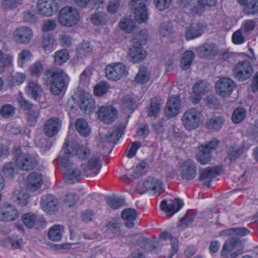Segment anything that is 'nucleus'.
<instances>
[{
	"instance_id": "15",
	"label": "nucleus",
	"mask_w": 258,
	"mask_h": 258,
	"mask_svg": "<svg viewBox=\"0 0 258 258\" xmlns=\"http://www.w3.org/2000/svg\"><path fill=\"white\" fill-rule=\"evenodd\" d=\"M183 205L182 200L179 198L171 200L169 203L167 202V200H163L161 202L160 209L167 216L170 217L179 211Z\"/></svg>"
},
{
	"instance_id": "60",
	"label": "nucleus",
	"mask_w": 258,
	"mask_h": 258,
	"mask_svg": "<svg viewBox=\"0 0 258 258\" xmlns=\"http://www.w3.org/2000/svg\"><path fill=\"white\" fill-rule=\"evenodd\" d=\"M147 33L146 30H143L137 34L133 39V44L142 45L147 42Z\"/></svg>"
},
{
	"instance_id": "57",
	"label": "nucleus",
	"mask_w": 258,
	"mask_h": 258,
	"mask_svg": "<svg viewBox=\"0 0 258 258\" xmlns=\"http://www.w3.org/2000/svg\"><path fill=\"white\" fill-rule=\"evenodd\" d=\"M107 21V15L104 13H95L91 17V22L96 25H105Z\"/></svg>"
},
{
	"instance_id": "62",
	"label": "nucleus",
	"mask_w": 258,
	"mask_h": 258,
	"mask_svg": "<svg viewBox=\"0 0 258 258\" xmlns=\"http://www.w3.org/2000/svg\"><path fill=\"white\" fill-rule=\"evenodd\" d=\"M78 54L81 57L86 56L92 51V48L90 44L87 42H83L81 46L77 50Z\"/></svg>"
},
{
	"instance_id": "27",
	"label": "nucleus",
	"mask_w": 258,
	"mask_h": 258,
	"mask_svg": "<svg viewBox=\"0 0 258 258\" xmlns=\"http://www.w3.org/2000/svg\"><path fill=\"white\" fill-rule=\"evenodd\" d=\"M146 187L144 190H147V191H151L154 195L159 196L163 190V186L161 182L157 179L149 177L144 181Z\"/></svg>"
},
{
	"instance_id": "49",
	"label": "nucleus",
	"mask_w": 258,
	"mask_h": 258,
	"mask_svg": "<svg viewBox=\"0 0 258 258\" xmlns=\"http://www.w3.org/2000/svg\"><path fill=\"white\" fill-rule=\"evenodd\" d=\"M33 56L31 52L28 49L21 51L18 55L17 63L20 67L23 68L25 63L30 60Z\"/></svg>"
},
{
	"instance_id": "3",
	"label": "nucleus",
	"mask_w": 258,
	"mask_h": 258,
	"mask_svg": "<svg viewBox=\"0 0 258 258\" xmlns=\"http://www.w3.org/2000/svg\"><path fill=\"white\" fill-rule=\"evenodd\" d=\"M62 150L66 155H77L81 160H85L91 154L90 150L86 145L70 141L69 137L67 138Z\"/></svg>"
},
{
	"instance_id": "23",
	"label": "nucleus",
	"mask_w": 258,
	"mask_h": 258,
	"mask_svg": "<svg viewBox=\"0 0 258 258\" xmlns=\"http://www.w3.org/2000/svg\"><path fill=\"white\" fill-rule=\"evenodd\" d=\"M19 217L18 210L13 206L8 205L0 208V220L12 221Z\"/></svg>"
},
{
	"instance_id": "40",
	"label": "nucleus",
	"mask_w": 258,
	"mask_h": 258,
	"mask_svg": "<svg viewBox=\"0 0 258 258\" xmlns=\"http://www.w3.org/2000/svg\"><path fill=\"white\" fill-rule=\"evenodd\" d=\"M22 220L26 226L29 228L36 225H38L39 223L41 222V221L37 218L35 214L32 213L24 215L22 217Z\"/></svg>"
},
{
	"instance_id": "45",
	"label": "nucleus",
	"mask_w": 258,
	"mask_h": 258,
	"mask_svg": "<svg viewBox=\"0 0 258 258\" xmlns=\"http://www.w3.org/2000/svg\"><path fill=\"white\" fill-rule=\"evenodd\" d=\"M44 68L43 62L41 60H37L30 66L28 71L31 76L38 77L43 72Z\"/></svg>"
},
{
	"instance_id": "63",
	"label": "nucleus",
	"mask_w": 258,
	"mask_h": 258,
	"mask_svg": "<svg viewBox=\"0 0 258 258\" xmlns=\"http://www.w3.org/2000/svg\"><path fill=\"white\" fill-rule=\"evenodd\" d=\"M15 108L11 105L7 104L2 107L0 112L2 116L5 118H9L15 113Z\"/></svg>"
},
{
	"instance_id": "43",
	"label": "nucleus",
	"mask_w": 258,
	"mask_h": 258,
	"mask_svg": "<svg viewBox=\"0 0 258 258\" xmlns=\"http://www.w3.org/2000/svg\"><path fill=\"white\" fill-rule=\"evenodd\" d=\"M160 237L163 240L170 239L171 240V252L172 254L170 255L169 258H171L173 255L176 253L178 251V240L175 237H173L168 232H165L160 234Z\"/></svg>"
},
{
	"instance_id": "30",
	"label": "nucleus",
	"mask_w": 258,
	"mask_h": 258,
	"mask_svg": "<svg viewBox=\"0 0 258 258\" xmlns=\"http://www.w3.org/2000/svg\"><path fill=\"white\" fill-rule=\"evenodd\" d=\"M137 216L136 210L132 208L126 209L121 213V217L125 221V225L128 228L134 226V221L137 218Z\"/></svg>"
},
{
	"instance_id": "35",
	"label": "nucleus",
	"mask_w": 258,
	"mask_h": 258,
	"mask_svg": "<svg viewBox=\"0 0 258 258\" xmlns=\"http://www.w3.org/2000/svg\"><path fill=\"white\" fill-rule=\"evenodd\" d=\"M225 122L224 119L221 116H214L210 118L206 122L209 130L216 131L222 128Z\"/></svg>"
},
{
	"instance_id": "16",
	"label": "nucleus",
	"mask_w": 258,
	"mask_h": 258,
	"mask_svg": "<svg viewBox=\"0 0 258 258\" xmlns=\"http://www.w3.org/2000/svg\"><path fill=\"white\" fill-rule=\"evenodd\" d=\"M97 115L100 120L109 124L117 118V111L111 106H102L98 109Z\"/></svg>"
},
{
	"instance_id": "12",
	"label": "nucleus",
	"mask_w": 258,
	"mask_h": 258,
	"mask_svg": "<svg viewBox=\"0 0 258 258\" xmlns=\"http://www.w3.org/2000/svg\"><path fill=\"white\" fill-rule=\"evenodd\" d=\"M13 36L17 43L25 44L31 41L33 37V32L29 27L20 26L14 31Z\"/></svg>"
},
{
	"instance_id": "7",
	"label": "nucleus",
	"mask_w": 258,
	"mask_h": 258,
	"mask_svg": "<svg viewBox=\"0 0 258 258\" xmlns=\"http://www.w3.org/2000/svg\"><path fill=\"white\" fill-rule=\"evenodd\" d=\"M105 76L111 81H117L127 74L126 66L122 62H112L106 66Z\"/></svg>"
},
{
	"instance_id": "2",
	"label": "nucleus",
	"mask_w": 258,
	"mask_h": 258,
	"mask_svg": "<svg viewBox=\"0 0 258 258\" xmlns=\"http://www.w3.org/2000/svg\"><path fill=\"white\" fill-rule=\"evenodd\" d=\"M184 127L187 131H192L198 128L202 123V114L197 108H190L186 110L181 117Z\"/></svg>"
},
{
	"instance_id": "59",
	"label": "nucleus",
	"mask_w": 258,
	"mask_h": 258,
	"mask_svg": "<svg viewBox=\"0 0 258 258\" xmlns=\"http://www.w3.org/2000/svg\"><path fill=\"white\" fill-rule=\"evenodd\" d=\"M119 26L123 31L130 33L135 27L134 22L131 19H123L119 22Z\"/></svg>"
},
{
	"instance_id": "46",
	"label": "nucleus",
	"mask_w": 258,
	"mask_h": 258,
	"mask_svg": "<svg viewBox=\"0 0 258 258\" xmlns=\"http://www.w3.org/2000/svg\"><path fill=\"white\" fill-rule=\"evenodd\" d=\"M150 79V72L144 67L141 68L135 77V81L139 84L146 83Z\"/></svg>"
},
{
	"instance_id": "25",
	"label": "nucleus",
	"mask_w": 258,
	"mask_h": 258,
	"mask_svg": "<svg viewBox=\"0 0 258 258\" xmlns=\"http://www.w3.org/2000/svg\"><path fill=\"white\" fill-rule=\"evenodd\" d=\"M193 92L191 95L192 101L194 103H199L201 97L208 91V85L204 81L197 83L193 86Z\"/></svg>"
},
{
	"instance_id": "6",
	"label": "nucleus",
	"mask_w": 258,
	"mask_h": 258,
	"mask_svg": "<svg viewBox=\"0 0 258 258\" xmlns=\"http://www.w3.org/2000/svg\"><path fill=\"white\" fill-rule=\"evenodd\" d=\"M16 164L17 167L23 170L28 171L33 169L38 164L37 156L30 153L16 154Z\"/></svg>"
},
{
	"instance_id": "20",
	"label": "nucleus",
	"mask_w": 258,
	"mask_h": 258,
	"mask_svg": "<svg viewBox=\"0 0 258 258\" xmlns=\"http://www.w3.org/2000/svg\"><path fill=\"white\" fill-rule=\"evenodd\" d=\"M146 55V51L143 48L142 45L133 44L127 53L128 58L133 63L142 61L145 59Z\"/></svg>"
},
{
	"instance_id": "53",
	"label": "nucleus",
	"mask_w": 258,
	"mask_h": 258,
	"mask_svg": "<svg viewBox=\"0 0 258 258\" xmlns=\"http://www.w3.org/2000/svg\"><path fill=\"white\" fill-rule=\"evenodd\" d=\"M159 100L156 99H152L151 105L148 111V115L150 117H156L160 112L161 104Z\"/></svg>"
},
{
	"instance_id": "19",
	"label": "nucleus",
	"mask_w": 258,
	"mask_h": 258,
	"mask_svg": "<svg viewBox=\"0 0 258 258\" xmlns=\"http://www.w3.org/2000/svg\"><path fill=\"white\" fill-rule=\"evenodd\" d=\"M79 106L84 113L89 114L94 110L95 102L90 94L83 93L80 95Z\"/></svg>"
},
{
	"instance_id": "21",
	"label": "nucleus",
	"mask_w": 258,
	"mask_h": 258,
	"mask_svg": "<svg viewBox=\"0 0 258 258\" xmlns=\"http://www.w3.org/2000/svg\"><path fill=\"white\" fill-rule=\"evenodd\" d=\"M60 120L57 117H52L48 119L44 125L43 131L48 137H53L56 135L61 127Z\"/></svg>"
},
{
	"instance_id": "18",
	"label": "nucleus",
	"mask_w": 258,
	"mask_h": 258,
	"mask_svg": "<svg viewBox=\"0 0 258 258\" xmlns=\"http://www.w3.org/2000/svg\"><path fill=\"white\" fill-rule=\"evenodd\" d=\"M181 108V100L177 96L169 97L166 104L165 114L166 116L171 118L178 115Z\"/></svg>"
},
{
	"instance_id": "58",
	"label": "nucleus",
	"mask_w": 258,
	"mask_h": 258,
	"mask_svg": "<svg viewBox=\"0 0 258 258\" xmlns=\"http://www.w3.org/2000/svg\"><path fill=\"white\" fill-rule=\"evenodd\" d=\"M135 102L130 96H125L122 100L121 108L126 113H132Z\"/></svg>"
},
{
	"instance_id": "55",
	"label": "nucleus",
	"mask_w": 258,
	"mask_h": 258,
	"mask_svg": "<svg viewBox=\"0 0 258 258\" xmlns=\"http://www.w3.org/2000/svg\"><path fill=\"white\" fill-rule=\"evenodd\" d=\"M146 164L145 163L138 164L134 170V174H131V172L130 171H127L126 174L127 178L131 179L135 178L143 174L145 172V169L146 168Z\"/></svg>"
},
{
	"instance_id": "34",
	"label": "nucleus",
	"mask_w": 258,
	"mask_h": 258,
	"mask_svg": "<svg viewBox=\"0 0 258 258\" xmlns=\"http://www.w3.org/2000/svg\"><path fill=\"white\" fill-rule=\"evenodd\" d=\"M14 56L11 54H5L0 49V72H3L8 68L13 66Z\"/></svg>"
},
{
	"instance_id": "51",
	"label": "nucleus",
	"mask_w": 258,
	"mask_h": 258,
	"mask_svg": "<svg viewBox=\"0 0 258 258\" xmlns=\"http://www.w3.org/2000/svg\"><path fill=\"white\" fill-rule=\"evenodd\" d=\"M243 147L234 145L231 146L228 150V157L230 160H235L243 152Z\"/></svg>"
},
{
	"instance_id": "5",
	"label": "nucleus",
	"mask_w": 258,
	"mask_h": 258,
	"mask_svg": "<svg viewBox=\"0 0 258 258\" xmlns=\"http://www.w3.org/2000/svg\"><path fill=\"white\" fill-rule=\"evenodd\" d=\"M219 141L214 139L212 141L199 147L196 158L198 162L202 165L208 164L211 159V153L218 146Z\"/></svg>"
},
{
	"instance_id": "44",
	"label": "nucleus",
	"mask_w": 258,
	"mask_h": 258,
	"mask_svg": "<svg viewBox=\"0 0 258 258\" xmlns=\"http://www.w3.org/2000/svg\"><path fill=\"white\" fill-rule=\"evenodd\" d=\"M236 241L234 239L227 240L223 245L220 251L221 256L225 258H229L230 252L235 247Z\"/></svg>"
},
{
	"instance_id": "11",
	"label": "nucleus",
	"mask_w": 258,
	"mask_h": 258,
	"mask_svg": "<svg viewBox=\"0 0 258 258\" xmlns=\"http://www.w3.org/2000/svg\"><path fill=\"white\" fill-rule=\"evenodd\" d=\"M148 3V0H132L131 2L135 11V19L140 23L145 22L148 19L146 6Z\"/></svg>"
},
{
	"instance_id": "33",
	"label": "nucleus",
	"mask_w": 258,
	"mask_h": 258,
	"mask_svg": "<svg viewBox=\"0 0 258 258\" xmlns=\"http://www.w3.org/2000/svg\"><path fill=\"white\" fill-rule=\"evenodd\" d=\"M83 175V171L81 172L78 168L68 169L66 172L65 178L68 183H74L81 180Z\"/></svg>"
},
{
	"instance_id": "4",
	"label": "nucleus",
	"mask_w": 258,
	"mask_h": 258,
	"mask_svg": "<svg viewBox=\"0 0 258 258\" xmlns=\"http://www.w3.org/2000/svg\"><path fill=\"white\" fill-rule=\"evenodd\" d=\"M58 19L62 25L72 27L78 23L80 15L77 9L71 7H64L60 10Z\"/></svg>"
},
{
	"instance_id": "39",
	"label": "nucleus",
	"mask_w": 258,
	"mask_h": 258,
	"mask_svg": "<svg viewBox=\"0 0 258 258\" xmlns=\"http://www.w3.org/2000/svg\"><path fill=\"white\" fill-rule=\"evenodd\" d=\"M75 127L80 135L86 137L90 134L91 130L88 122L84 119H78L75 123Z\"/></svg>"
},
{
	"instance_id": "37",
	"label": "nucleus",
	"mask_w": 258,
	"mask_h": 258,
	"mask_svg": "<svg viewBox=\"0 0 258 258\" xmlns=\"http://www.w3.org/2000/svg\"><path fill=\"white\" fill-rule=\"evenodd\" d=\"M199 51L204 56H213L218 54L217 46L212 43H206L199 48Z\"/></svg>"
},
{
	"instance_id": "24",
	"label": "nucleus",
	"mask_w": 258,
	"mask_h": 258,
	"mask_svg": "<svg viewBox=\"0 0 258 258\" xmlns=\"http://www.w3.org/2000/svg\"><path fill=\"white\" fill-rule=\"evenodd\" d=\"M40 203L43 210L49 214L55 212L58 205L57 199L51 195L43 196L41 199Z\"/></svg>"
},
{
	"instance_id": "8",
	"label": "nucleus",
	"mask_w": 258,
	"mask_h": 258,
	"mask_svg": "<svg viewBox=\"0 0 258 258\" xmlns=\"http://www.w3.org/2000/svg\"><path fill=\"white\" fill-rule=\"evenodd\" d=\"M123 133V128L121 127L101 131L100 132L99 144L103 146L110 143H115L121 137Z\"/></svg>"
},
{
	"instance_id": "42",
	"label": "nucleus",
	"mask_w": 258,
	"mask_h": 258,
	"mask_svg": "<svg viewBox=\"0 0 258 258\" xmlns=\"http://www.w3.org/2000/svg\"><path fill=\"white\" fill-rule=\"evenodd\" d=\"M248 36L240 28L235 31L232 35L231 40L233 43L239 45L244 43Z\"/></svg>"
},
{
	"instance_id": "1",
	"label": "nucleus",
	"mask_w": 258,
	"mask_h": 258,
	"mask_svg": "<svg viewBox=\"0 0 258 258\" xmlns=\"http://www.w3.org/2000/svg\"><path fill=\"white\" fill-rule=\"evenodd\" d=\"M45 76L46 82L50 85V91L53 95H58L66 89L69 77L62 69L50 68Z\"/></svg>"
},
{
	"instance_id": "17",
	"label": "nucleus",
	"mask_w": 258,
	"mask_h": 258,
	"mask_svg": "<svg viewBox=\"0 0 258 258\" xmlns=\"http://www.w3.org/2000/svg\"><path fill=\"white\" fill-rule=\"evenodd\" d=\"M179 172L183 179L188 180L194 179L197 174L195 163L191 160H186L182 162L179 166Z\"/></svg>"
},
{
	"instance_id": "56",
	"label": "nucleus",
	"mask_w": 258,
	"mask_h": 258,
	"mask_svg": "<svg viewBox=\"0 0 258 258\" xmlns=\"http://www.w3.org/2000/svg\"><path fill=\"white\" fill-rule=\"evenodd\" d=\"M244 12L246 14L258 15V0H251L243 8Z\"/></svg>"
},
{
	"instance_id": "48",
	"label": "nucleus",
	"mask_w": 258,
	"mask_h": 258,
	"mask_svg": "<svg viewBox=\"0 0 258 258\" xmlns=\"http://www.w3.org/2000/svg\"><path fill=\"white\" fill-rule=\"evenodd\" d=\"M54 37L50 34L43 36L41 42V47L45 52H50L53 50Z\"/></svg>"
},
{
	"instance_id": "61",
	"label": "nucleus",
	"mask_w": 258,
	"mask_h": 258,
	"mask_svg": "<svg viewBox=\"0 0 258 258\" xmlns=\"http://www.w3.org/2000/svg\"><path fill=\"white\" fill-rule=\"evenodd\" d=\"M17 172V169L13 162L6 164L3 168V173L7 177L13 178Z\"/></svg>"
},
{
	"instance_id": "64",
	"label": "nucleus",
	"mask_w": 258,
	"mask_h": 258,
	"mask_svg": "<svg viewBox=\"0 0 258 258\" xmlns=\"http://www.w3.org/2000/svg\"><path fill=\"white\" fill-rule=\"evenodd\" d=\"M255 25V23L253 20H247L242 23L240 29L248 36L250 32L254 29Z\"/></svg>"
},
{
	"instance_id": "26",
	"label": "nucleus",
	"mask_w": 258,
	"mask_h": 258,
	"mask_svg": "<svg viewBox=\"0 0 258 258\" xmlns=\"http://www.w3.org/2000/svg\"><path fill=\"white\" fill-rule=\"evenodd\" d=\"M206 29L205 25L201 23L191 24L186 29L185 36L186 39L191 40L202 35Z\"/></svg>"
},
{
	"instance_id": "22",
	"label": "nucleus",
	"mask_w": 258,
	"mask_h": 258,
	"mask_svg": "<svg viewBox=\"0 0 258 258\" xmlns=\"http://www.w3.org/2000/svg\"><path fill=\"white\" fill-rule=\"evenodd\" d=\"M27 190L34 192L40 188L42 184V177L41 174L37 172H32L29 174L26 180Z\"/></svg>"
},
{
	"instance_id": "41",
	"label": "nucleus",
	"mask_w": 258,
	"mask_h": 258,
	"mask_svg": "<svg viewBox=\"0 0 258 258\" xmlns=\"http://www.w3.org/2000/svg\"><path fill=\"white\" fill-rule=\"evenodd\" d=\"M70 57L68 51L66 49L58 50L54 55V62L56 65H61L66 62Z\"/></svg>"
},
{
	"instance_id": "28",
	"label": "nucleus",
	"mask_w": 258,
	"mask_h": 258,
	"mask_svg": "<svg viewBox=\"0 0 258 258\" xmlns=\"http://www.w3.org/2000/svg\"><path fill=\"white\" fill-rule=\"evenodd\" d=\"M216 4V0H197L196 5L189 7L190 13L194 16L201 15L204 12L206 6H214Z\"/></svg>"
},
{
	"instance_id": "13",
	"label": "nucleus",
	"mask_w": 258,
	"mask_h": 258,
	"mask_svg": "<svg viewBox=\"0 0 258 258\" xmlns=\"http://www.w3.org/2000/svg\"><path fill=\"white\" fill-rule=\"evenodd\" d=\"M101 168V162L98 157H92L87 162L86 165H82L83 174L87 177H94L99 172Z\"/></svg>"
},
{
	"instance_id": "9",
	"label": "nucleus",
	"mask_w": 258,
	"mask_h": 258,
	"mask_svg": "<svg viewBox=\"0 0 258 258\" xmlns=\"http://www.w3.org/2000/svg\"><path fill=\"white\" fill-rule=\"evenodd\" d=\"M58 10V5L55 0H39L37 10L39 14L43 17H50L55 14Z\"/></svg>"
},
{
	"instance_id": "31",
	"label": "nucleus",
	"mask_w": 258,
	"mask_h": 258,
	"mask_svg": "<svg viewBox=\"0 0 258 258\" xmlns=\"http://www.w3.org/2000/svg\"><path fill=\"white\" fill-rule=\"evenodd\" d=\"M14 198L18 205L23 207L28 204L30 196L27 191V189L21 188L14 191Z\"/></svg>"
},
{
	"instance_id": "47",
	"label": "nucleus",
	"mask_w": 258,
	"mask_h": 258,
	"mask_svg": "<svg viewBox=\"0 0 258 258\" xmlns=\"http://www.w3.org/2000/svg\"><path fill=\"white\" fill-rule=\"evenodd\" d=\"M246 110L242 107L235 108L232 113L231 119L234 123L238 124L243 120L246 116Z\"/></svg>"
},
{
	"instance_id": "32",
	"label": "nucleus",
	"mask_w": 258,
	"mask_h": 258,
	"mask_svg": "<svg viewBox=\"0 0 258 258\" xmlns=\"http://www.w3.org/2000/svg\"><path fill=\"white\" fill-rule=\"evenodd\" d=\"M217 174V170L215 168H205L201 171L199 179L205 185H209L211 179L215 177Z\"/></svg>"
},
{
	"instance_id": "29",
	"label": "nucleus",
	"mask_w": 258,
	"mask_h": 258,
	"mask_svg": "<svg viewBox=\"0 0 258 258\" xmlns=\"http://www.w3.org/2000/svg\"><path fill=\"white\" fill-rule=\"evenodd\" d=\"M27 94L30 95L34 99L37 100L41 95L42 89L34 81H30L27 83L25 88Z\"/></svg>"
},
{
	"instance_id": "14",
	"label": "nucleus",
	"mask_w": 258,
	"mask_h": 258,
	"mask_svg": "<svg viewBox=\"0 0 258 258\" xmlns=\"http://www.w3.org/2000/svg\"><path fill=\"white\" fill-rule=\"evenodd\" d=\"M235 87V83L231 79L223 78L216 82L215 89L219 95L225 97L230 95Z\"/></svg>"
},
{
	"instance_id": "50",
	"label": "nucleus",
	"mask_w": 258,
	"mask_h": 258,
	"mask_svg": "<svg viewBox=\"0 0 258 258\" xmlns=\"http://www.w3.org/2000/svg\"><path fill=\"white\" fill-rule=\"evenodd\" d=\"M23 20L28 23H33L37 20V13L34 7L26 10L23 14Z\"/></svg>"
},
{
	"instance_id": "52",
	"label": "nucleus",
	"mask_w": 258,
	"mask_h": 258,
	"mask_svg": "<svg viewBox=\"0 0 258 258\" xmlns=\"http://www.w3.org/2000/svg\"><path fill=\"white\" fill-rule=\"evenodd\" d=\"M106 200L107 205L114 209L121 207L124 204V199L122 198L108 197Z\"/></svg>"
},
{
	"instance_id": "54",
	"label": "nucleus",
	"mask_w": 258,
	"mask_h": 258,
	"mask_svg": "<svg viewBox=\"0 0 258 258\" xmlns=\"http://www.w3.org/2000/svg\"><path fill=\"white\" fill-rule=\"evenodd\" d=\"M110 89L108 83L104 82H100L96 84L94 88V94L97 96H101L106 94Z\"/></svg>"
},
{
	"instance_id": "10",
	"label": "nucleus",
	"mask_w": 258,
	"mask_h": 258,
	"mask_svg": "<svg viewBox=\"0 0 258 258\" xmlns=\"http://www.w3.org/2000/svg\"><path fill=\"white\" fill-rule=\"evenodd\" d=\"M252 73V67L247 61H243L237 63L233 69V76L240 81L248 79Z\"/></svg>"
},
{
	"instance_id": "36",
	"label": "nucleus",
	"mask_w": 258,
	"mask_h": 258,
	"mask_svg": "<svg viewBox=\"0 0 258 258\" xmlns=\"http://www.w3.org/2000/svg\"><path fill=\"white\" fill-rule=\"evenodd\" d=\"M63 232L64 229L61 225H55L49 230L48 236L51 240L59 241L61 239Z\"/></svg>"
},
{
	"instance_id": "38",
	"label": "nucleus",
	"mask_w": 258,
	"mask_h": 258,
	"mask_svg": "<svg viewBox=\"0 0 258 258\" xmlns=\"http://www.w3.org/2000/svg\"><path fill=\"white\" fill-rule=\"evenodd\" d=\"M194 57L195 53L192 51L188 50L184 52L180 61L181 68L183 70H187L191 66Z\"/></svg>"
}]
</instances>
